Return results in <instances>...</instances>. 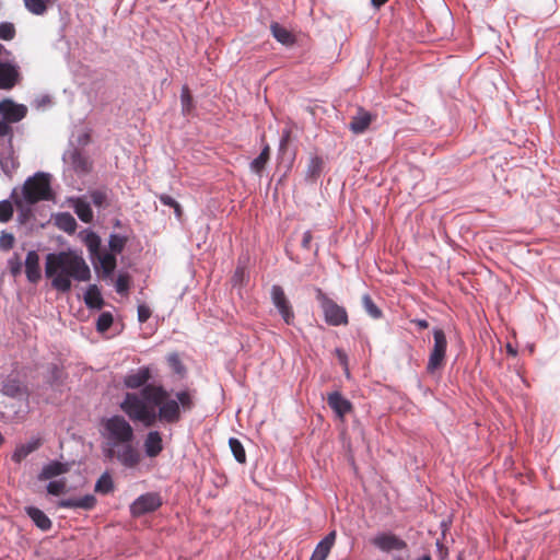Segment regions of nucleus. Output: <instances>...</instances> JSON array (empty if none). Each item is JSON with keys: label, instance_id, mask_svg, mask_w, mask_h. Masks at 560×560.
Wrapping results in <instances>:
<instances>
[{"label": "nucleus", "instance_id": "f257e3e1", "mask_svg": "<svg viewBox=\"0 0 560 560\" xmlns=\"http://www.w3.org/2000/svg\"><path fill=\"white\" fill-rule=\"evenodd\" d=\"M152 377L150 366H140L129 371L122 380L128 389H140L139 393L127 392L119 404L120 410L132 422L145 428L158 423L176 424L183 412L195 408V395L189 389L175 392L174 395L161 384H149Z\"/></svg>", "mask_w": 560, "mask_h": 560}, {"label": "nucleus", "instance_id": "f03ea898", "mask_svg": "<svg viewBox=\"0 0 560 560\" xmlns=\"http://www.w3.org/2000/svg\"><path fill=\"white\" fill-rule=\"evenodd\" d=\"M104 444L103 456L106 459L116 458L126 468H135L141 460L139 451L132 445L135 430L121 415H114L102 422Z\"/></svg>", "mask_w": 560, "mask_h": 560}, {"label": "nucleus", "instance_id": "7ed1b4c3", "mask_svg": "<svg viewBox=\"0 0 560 560\" xmlns=\"http://www.w3.org/2000/svg\"><path fill=\"white\" fill-rule=\"evenodd\" d=\"M45 276L51 279V287L60 293H68L71 280L89 281L91 270L82 256L72 250L54 252L46 255Z\"/></svg>", "mask_w": 560, "mask_h": 560}, {"label": "nucleus", "instance_id": "20e7f679", "mask_svg": "<svg viewBox=\"0 0 560 560\" xmlns=\"http://www.w3.org/2000/svg\"><path fill=\"white\" fill-rule=\"evenodd\" d=\"M316 301L319 304L325 323L328 326L339 327L349 324V317L346 307L337 304L319 288L316 289Z\"/></svg>", "mask_w": 560, "mask_h": 560}, {"label": "nucleus", "instance_id": "39448f33", "mask_svg": "<svg viewBox=\"0 0 560 560\" xmlns=\"http://www.w3.org/2000/svg\"><path fill=\"white\" fill-rule=\"evenodd\" d=\"M51 175L46 172H37L28 177L21 190V195L25 197V192L31 195V198H36V203L40 200H51L54 191L50 185Z\"/></svg>", "mask_w": 560, "mask_h": 560}, {"label": "nucleus", "instance_id": "423d86ee", "mask_svg": "<svg viewBox=\"0 0 560 560\" xmlns=\"http://www.w3.org/2000/svg\"><path fill=\"white\" fill-rule=\"evenodd\" d=\"M432 332L434 345L427 364V372L430 374L443 366L447 348L445 332L441 328H434Z\"/></svg>", "mask_w": 560, "mask_h": 560}, {"label": "nucleus", "instance_id": "0eeeda50", "mask_svg": "<svg viewBox=\"0 0 560 560\" xmlns=\"http://www.w3.org/2000/svg\"><path fill=\"white\" fill-rule=\"evenodd\" d=\"M270 300L272 305L276 307L278 314L287 325H293L295 320V314L293 306L287 298L284 290L279 284L271 285Z\"/></svg>", "mask_w": 560, "mask_h": 560}, {"label": "nucleus", "instance_id": "6e6552de", "mask_svg": "<svg viewBox=\"0 0 560 560\" xmlns=\"http://www.w3.org/2000/svg\"><path fill=\"white\" fill-rule=\"evenodd\" d=\"M163 504V500L158 492H147L139 495L129 506L130 514L133 517H140L144 514L155 512Z\"/></svg>", "mask_w": 560, "mask_h": 560}, {"label": "nucleus", "instance_id": "1a4fd4ad", "mask_svg": "<svg viewBox=\"0 0 560 560\" xmlns=\"http://www.w3.org/2000/svg\"><path fill=\"white\" fill-rule=\"evenodd\" d=\"M20 162L13 149L11 138L5 141L0 140V168L8 178H12L19 168Z\"/></svg>", "mask_w": 560, "mask_h": 560}, {"label": "nucleus", "instance_id": "9d476101", "mask_svg": "<svg viewBox=\"0 0 560 560\" xmlns=\"http://www.w3.org/2000/svg\"><path fill=\"white\" fill-rule=\"evenodd\" d=\"M14 201V206L18 210L16 222L20 225H25L31 222L34 217L33 206L36 203V198H31L28 192H25V197L18 195L16 188H14L10 195Z\"/></svg>", "mask_w": 560, "mask_h": 560}, {"label": "nucleus", "instance_id": "9b49d317", "mask_svg": "<svg viewBox=\"0 0 560 560\" xmlns=\"http://www.w3.org/2000/svg\"><path fill=\"white\" fill-rule=\"evenodd\" d=\"M91 261L98 279L113 282V276L117 267V258L114 254L103 252Z\"/></svg>", "mask_w": 560, "mask_h": 560}, {"label": "nucleus", "instance_id": "f8f14e48", "mask_svg": "<svg viewBox=\"0 0 560 560\" xmlns=\"http://www.w3.org/2000/svg\"><path fill=\"white\" fill-rule=\"evenodd\" d=\"M372 544L383 552L400 551L407 548V542L393 533L383 532L376 534L372 539Z\"/></svg>", "mask_w": 560, "mask_h": 560}, {"label": "nucleus", "instance_id": "ddd939ff", "mask_svg": "<svg viewBox=\"0 0 560 560\" xmlns=\"http://www.w3.org/2000/svg\"><path fill=\"white\" fill-rule=\"evenodd\" d=\"M0 114L9 122H18L22 120L26 114L27 108L23 104H16L10 98L0 102Z\"/></svg>", "mask_w": 560, "mask_h": 560}, {"label": "nucleus", "instance_id": "4468645a", "mask_svg": "<svg viewBox=\"0 0 560 560\" xmlns=\"http://www.w3.org/2000/svg\"><path fill=\"white\" fill-rule=\"evenodd\" d=\"M0 393L14 399L28 396L27 387L20 378L12 375H8L0 382Z\"/></svg>", "mask_w": 560, "mask_h": 560}, {"label": "nucleus", "instance_id": "2eb2a0df", "mask_svg": "<svg viewBox=\"0 0 560 560\" xmlns=\"http://www.w3.org/2000/svg\"><path fill=\"white\" fill-rule=\"evenodd\" d=\"M327 405L340 420H343L346 415L353 408L352 402L345 398L338 390L331 392L327 395Z\"/></svg>", "mask_w": 560, "mask_h": 560}, {"label": "nucleus", "instance_id": "dca6fc26", "mask_svg": "<svg viewBox=\"0 0 560 560\" xmlns=\"http://www.w3.org/2000/svg\"><path fill=\"white\" fill-rule=\"evenodd\" d=\"M19 67L8 61H0V90H11L19 81Z\"/></svg>", "mask_w": 560, "mask_h": 560}, {"label": "nucleus", "instance_id": "f3484780", "mask_svg": "<svg viewBox=\"0 0 560 560\" xmlns=\"http://www.w3.org/2000/svg\"><path fill=\"white\" fill-rule=\"evenodd\" d=\"M39 254L35 250H28L26 258L23 262L25 267L26 279L31 283H37L42 278V270L39 265Z\"/></svg>", "mask_w": 560, "mask_h": 560}, {"label": "nucleus", "instance_id": "a211bd4d", "mask_svg": "<svg viewBox=\"0 0 560 560\" xmlns=\"http://www.w3.org/2000/svg\"><path fill=\"white\" fill-rule=\"evenodd\" d=\"M70 203L82 222L91 223L93 221L94 214L86 195L70 198Z\"/></svg>", "mask_w": 560, "mask_h": 560}, {"label": "nucleus", "instance_id": "6ab92c4d", "mask_svg": "<svg viewBox=\"0 0 560 560\" xmlns=\"http://www.w3.org/2000/svg\"><path fill=\"white\" fill-rule=\"evenodd\" d=\"M374 115L365 110L363 107H359L355 114L351 117L349 129L355 135H361L370 127Z\"/></svg>", "mask_w": 560, "mask_h": 560}, {"label": "nucleus", "instance_id": "aec40b11", "mask_svg": "<svg viewBox=\"0 0 560 560\" xmlns=\"http://www.w3.org/2000/svg\"><path fill=\"white\" fill-rule=\"evenodd\" d=\"M96 498L94 494H85L81 498H68L61 499L58 502V508L61 509H82L85 511H91L96 505Z\"/></svg>", "mask_w": 560, "mask_h": 560}, {"label": "nucleus", "instance_id": "412c9836", "mask_svg": "<svg viewBox=\"0 0 560 560\" xmlns=\"http://www.w3.org/2000/svg\"><path fill=\"white\" fill-rule=\"evenodd\" d=\"M70 470V464L67 462H59L57 459L50 460L44 465L38 474V480H50L58 476L65 475Z\"/></svg>", "mask_w": 560, "mask_h": 560}, {"label": "nucleus", "instance_id": "4be33fe9", "mask_svg": "<svg viewBox=\"0 0 560 560\" xmlns=\"http://www.w3.org/2000/svg\"><path fill=\"white\" fill-rule=\"evenodd\" d=\"M144 453L148 457L154 458L163 451L162 434L158 430H151L147 433L143 442Z\"/></svg>", "mask_w": 560, "mask_h": 560}, {"label": "nucleus", "instance_id": "5701e85b", "mask_svg": "<svg viewBox=\"0 0 560 560\" xmlns=\"http://www.w3.org/2000/svg\"><path fill=\"white\" fill-rule=\"evenodd\" d=\"M43 444V441L40 438H32L28 442L19 444L12 456L11 459L20 464L23 459H25L30 454L37 451Z\"/></svg>", "mask_w": 560, "mask_h": 560}, {"label": "nucleus", "instance_id": "b1692460", "mask_svg": "<svg viewBox=\"0 0 560 560\" xmlns=\"http://www.w3.org/2000/svg\"><path fill=\"white\" fill-rule=\"evenodd\" d=\"M335 541L336 532L331 530L316 545L310 560H326Z\"/></svg>", "mask_w": 560, "mask_h": 560}, {"label": "nucleus", "instance_id": "393cba45", "mask_svg": "<svg viewBox=\"0 0 560 560\" xmlns=\"http://www.w3.org/2000/svg\"><path fill=\"white\" fill-rule=\"evenodd\" d=\"M24 511L34 525L40 530L48 532L51 528V520L40 509L30 505L25 506Z\"/></svg>", "mask_w": 560, "mask_h": 560}, {"label": "nucleus", "instance_id": "a878e982", "mask_svg": "<svg viewBox=\"0 0 560 560\" xmlns=\"http://www.w3.org/2000/svg\"><path fill=\"white\" fill-rule=\"evenodd\" d=\"M84 303L89 310H102L104 299L97 284H89L83 296Z\"/></svg>", "mask_w": 560, "mask_h": 560}, {"label": "nucleus", "instance_id": "bb28decb", "mask_svg": "<svg viewBox=\"0 0 560 560\" xmlns=\"http://www.w3.org/2000/svg\"><path fill=\"white\" fill-rule=\"evenodd\" d=\"M81 234H83V243L89 250L91 260L103 253L101 250L102 240L97 233L92 230H84Z\"/></svg>", "mask_w": 560, "mask_h": 560}, {"label": "nucleus", "instance_id": "cd10ccee", "mask_svg": "<svg viewBox=\"0 0 560 560\" xmlns=\"http://www.w3.org/2000/svg\"><path fill=\"white\" fill-rule=\"evenodd\" d=\"M63 160L69 161L77 172H88V160L82 152L72 148L65 152Z\"/></svg>", "mask_w": 560, "mask_h": 560}, {"label": "nucleus", "instance_id": "c85d7f7f", "mask_svg": "<svg viewBox=\"0 0 560 560\" xmlns=\"http://www.w3.org/2000/svg\"><path fill=\"white\" fill-rule=\"evenodd\" d=\"M270 31L275 39L284 46H292L295 43L294 35L278 22L271 23Z\"/></svg>", "mask_w": 560, "mask_h": 560}, {"label": "nucleus", "instance_id": "c756f323", "mask_svg": "<svg viewBox=\"0 0 560 560\" xmlns=\"http://www.w3.org/2000/svg\"><path fill=\"white\" fill-rule=\"evenodd\" d=\"M55 225L69 234H72L77 230V221L74 217L69 212H58L54 218Z\"/></svg>", "mask_w": 560, "mask_h": 560}, {"label": "nucleus", "instance_id": "7c9ffc66", "mask_svg": "<svg viewBox=\"0 0 560 560\" xmlns=\"http://www.w3.org/2000/svg\"><path fill=\"white\" fill-rule=\"evenodd\" d=\"M86 196L89 201L93 203L98 210H105L109 207L108 190L106 188L89 190Z\"/></svg>", "mask_w": 560, "mask_h": 560}, {"label": "nucleus", "instance_id": "2f4dec72", "mask_svg": "<svg viewBox=\"0 0 560 560\" xmlns=\"http://www.w3.org/2000/svg\"><path fill=\"white\" fill-rule=\"evenodd\" d=\"M182 114L186 117L194 116L196 105L188 85H183L180 90Z\"/></svg>", "mask_w": 560, "mask_h": 560}, {"label": "nucleus", "instance_id": "473e14b6", "mask_svg": "<svg viewBox=\"0 0 560 560\" xmlns=\"http://www.w3.org/2000/svg\"><path fill=\"white\" fill-rule=\"evenodd\" d=\"M270 159V147L265 144L259 155L249 163V170L257 175H260L266 164Z\"/></svg>", "mask_w": 560, "mask_h": 560}, {"label": "nucleus", "instance_id": "72a5a7b5", "mask_svg": "<svg viewBox=\"0 0 560 560\" xmlns=\"http://www.w3.org/2000/svg\"><path fill=\"white\" fill-rule=\"evenodd\" d=\"M361 303L364 312L372 319H381L383 317V311L375 304V302L373 301L369 293L362 295Z\"/></svg>", "mask_w": 560, "mask_h": 560}, {"label": "nucleus", "instance_id": "f704fd0d", "mask_svg": "<svg viewBox=\"0 0 560 560\" xmlns=\"http://www.w3.org/2000/svg\"><path fill=\"white\" fill-rule=\"evenodd\" d=\"M127 241H128L127 236L112 233L108 237L109 250H104V252L107 254H114V256H117L118 254L122 253Z\"/></svg>", "mask_w": 560, "mask_h": 560}, {"label": "nucleus", "instance_id": "c9c22d12", "mask_svg": "<svg viewBox=\"0 0 560 560\" xmlns=\"http://www.w3.org/2000/svg\"><path fill=\"white\" fill-rule=\"evenodd\" d=\"M324 166L323 158L315 155L312 156L308 161L306 168V178L311 180H316L319 178Z\"/></svg>", "mask_w": 560, "mask_h": 560}, {"label": "nucleus", "instance_id": "e433bc0d", "mask_svg": "<svg viewBox=\"0 0 560 560\" xmlns=\"http://www.w3.org/2000/svg\"><path fill=\"white\" fill-rule=\"evenodd\" d=\"M62 370L57 363H50L47 368V374L45 376V383L50 387L55 388L61 384Z\"/></svg>", "mask_w": 560, "mask_h": 560}, {"label": "nucleus", "instance_id": "4c0bfd02", "mask_svg": "<svg viewBox=\"0 0 560 560\" xmlns=\"http://www.w3.org/2000/svg\"><path fill=\"white\" fill-rule=\"evenodd\" d=\"M25 9L34 15H44L48 10L49 0H23Z\"/></svg>", "mask_w": 560, "mask_h": 560}, {"label": "nucleus", "instance_id": "58836bf2", "mask_svg": "<svg viewBox=\"0 0 560 560\" xmlns=\"http://www.w3.org/2000/svg\"><path fill=\"white\" fill-rule=\"evenodd\" d=\"M230 450L235 458V460L240 464L246 463V453L242 442L236 438L229 439Z\"/></svg>", "mask_w": 560, "mask_h": 560}, {"label": "nucleus", "instance_id": "ea45409f", "mask_svg": "<svg viewBox=\"0 0 560 560\" xmlns=\"http://www.w3.org/2000/svg\"><path fill=\"white\" fill-rule=\"evenodd\" d=\"M94 489L101 494H108L114 490V481L107 471L96 480Z\"/></svg>", "mask_w": 560, "mask_h": 560}, {"label": "nucleus", "instance_id": "a19ab883", "mask_svg": "<svg viewBox=\"0 0 560 560\" xmlns=\"http://www.w3.org/2000/svg\"><path fill=\"white\" fill-rule=\"evenodd\" d=\"M114 284L118 294L127 295L131 285L130 275L128 272H119Z\"/></svg>", "mask_w": 560, "mask_h": 560}, {"label": "nucleus", "instance_id": "79ce46f5", "mask_svg": "<svg viewBox=\"0 0 560 560\" xmlns=\"http://www.w3.org/2000/svg\"><path fill=\"white\" fill-rule=\"evenodd\" d=\"M14 201L13 199H5L0 201V222L7 223L9 222L14 212Z\"/></svg>", "mask_w": 560, "mask_h": 560}, {"label": "nucleus", "instance_id": "37998d69", "mask_svg": "<svg viewBox=\"0 0 560 560\" xmlns=\"http://www.w3.org/2000/svg\"><path fill=\"white\" fill-rule=\"evenodd\" d=\"M114 323V317L110 312H102L96 320V330L98 332L107 331Z\"/></svg>", "mask_w": 560, "mask_h": 560}, {"label": "nucleus", "instance_id": "c03bdc74", "mask_svg": "<svg viewBox=\"0 0 560 560\" xmlns=\"http://www.w3.org/2000/svg\"><path fill=\"white\" fill-rule=\"evenodd\" d=\"M67 480L65 478L51 480L48 482L46 490L48 494L58 497L66 491Z\"/></svg>", "mask_w": 560, "mask_h": 560}, {"label": "nucleus", "instance_id": "a18cd8bd", "mask_svg": "<svg viewBox=\"0 0 560 560\" xmlns=\"http://www.w3.org/2000/svg\"><path fill=\"white\" fill-rule=\"evenodd\" d=\"M23 266V261L18 253H14L8 259V268L13 277H18L22 273Z\"/></svg>", "mask_w": 560, "mask_h": 560}, {"label": "nucleus", "instance_id": "49530a36", "mask_svg": "<svg viewBox=\"0 0 560 560\" xmlns=\"http://www.w3.org/2000/svg\"><path fill=\"white\" fill-rule=\"evenodd\" d=\"M159 200L162 205L173 208L175 215L177 218L182 217V214H183L182 207L172 196L162 194L159 196Z\"/></svg>", "mask_w": 560, "mask_h": 560}, {"label": "nucleus", "instance_id": "de8ad7c7", "mask_svg": "<svg viewBox=\"0 0 560 560\" xmlns=\"http://www.w3.org/2000/svg\"><path fill=\"white\" fill-rule=\"evenodd\" d=\"M15 26L11 22H0V39L11 40L15 37Z\"/></svg>", "mask_w": 560, "mask_h": 560}, {"label": "nucleus", "instance_id": "09e8293b", "mask_svg": "<svg viewBox=\"0 0 560 560\" xmlns=\"http://www.w3.org/2000/svg\"><path fill=\"white\" fill-rule=\"evenodd\" d=\"M13 244L14 235L12 233L2 231L0 235V249L7 252L13 247Z\"/></svg>", "mask_w": 560, "mask_h": 560}, {"label": "nucleus", "instance_id": "8fccbe9b", "mask_svg": "<svg viewBox=\"0 0 560 560\" xmlns=\"http://www.w3.org/2000/svg\"><path fill=\"white\" fill-rule=\"evenodd\" d=\"M137 312H138V320L141 324L145 323L151 316V310L145 304H139Z\"/></svg>", "mask_w": 560, "mask_h": 560}, {"label": "nucleus", "instance_id": "3c124183", "mask_svg": "<svg viewBox=\"0 0 560 560\" xmlns=\"http://www.w3.org/2000/svg\"><path fill=\"white\" fill-rule=\"evenodd\" d=\"M9 124L4 118L0 120V137H8L13 141V132Z\"/></svg>", "mask_w": 560, "mask_h": 560}, {"label": "nucleus", "instance_id": "603ef678", "mask_svg": "<svg viewBox=\"0 0 560 560\" xmlns=\"http://www.w3.org/2000/svg\"><path fill=\"white\" fill-rule=\"evenodd\" d=\"M335 353L336 357L338 358L339 363L345 368L347 375H349L347 353L340 348H336Z\"/></svg>", "mask_w": 560, "mask_h": 560}, {"label": "nucleus", "instance_id": "864d4df0", "mask_svg": "<svg viewBox=\"0 0 560 560\" xmlns=\"http://www.w3.org/2000/svg\"><path fill=\"white\" fill-rule=\"evenodd\" d=\"M436 551L439 556V560H447L448 559V549L444 546L441 540H436L435 542Z\"/></svg>", "mask_w": 560, "mask_h": 560}, {"label": "nucleus", "instance_id": "5fc2aeb1", "mask_svg": "<svg viewBox=\"0 0 560 560\" xmlns=\"http://www.w3.org/2000/svg\"><path fill=\"white\" fill-rule=\"evenodd\" d=\"M168 362L171 363L176 373H182L185 370L177 354H171L168 357Z\"/></svg>", "mask_w": 560, "mask_h": 560}, {"label": "nucleus", "instance_id": "6e6d98bb", "mask_svg": "<svg viewBox=\"0 0 560 560\" xmlns=\"http://www.w3.org/2000/svg\"><path fill=\"white\" fill-rule=\"evenodd\" d=\"M313 241V235H312V232L311 231H305L303 233V236H302V242H301V246L304 248V249H310L311 248V243Z\"/></svg>", "mask_w": 560, "mask_h": 560}, {"label": "nucleus", "instance_id": "4d7b16f0", "mask_svg": "<svg viewBox=\"0 0 560 560\" xmlns=\"http://www.w3.org/2000/svg\"><path fill=\"white\" fill-rule=\"evenodd\" d=\"M51 103V98L49 95H40L35 98L34 104L37 108L45 107L46 105Z\"/></svg>", "mask_w": 560, "mask_h": 560}, {"label": "nucleus", "instance_id": "13d9d810", "mask_svg": "<svg viewBox=\"0 0 560 560\" xmlns=\"http://www.w3.org/2000/svg\"><path fill=\"white\" fill-rule=\"evenodd\" d=\"M245 270L242 267H237L234 275H233V282L237 283L238 281H242L244 278Z\"/></svg>", "mask_w": 560, "mask_h": 560}, {"label": "nucleus", "instance_id": "bf43d9fd", "mask_svg": "<svg viewBox=\"0 0 560 560\" xmlns=\"http://www.w3.org/2000/svg\"><path fill=\"white\" fill-rule=\"evenodd\" d=\"M411 323L415 324L421 330L429 327V323L427 319L415 318L411 320Z\"/></svg>", "mask_w": 560, "mask_h": 560}, {"label": "nucleus", "instance_id": "052dcab7", "mask_svg": "<svg viewBox=\"0 0 560 560\" xmlns=\"http://www.w3.org/2000/svg\"><path fill=\"white\" fill-rule=\"evenodd\" d=\"M289 135H290L289 131H285L282 135L281 140H280V149H283L287 145V143L289 141Z\"/></svg>", "mask_w": 560, "mask_h": 560}, {"label": "nucleus", "instance_id": "680f3d73", "mask_svg": "<svg viewBox=\"0 0 560 560\" xmlns=\"http://www.w3.org/2000/svg\"><path fill=\"white\" fill-rule=\"evenodd\" d=\"M388 0H371V3L374 8L378 9L384 5Z\"/></svg>", "mask_w": 560, "mask_h": 560}, {"label": "nucleus", "instance_id": "e2e57ef3", "mask_svg": "<svg viewBox=\"0 0 560 560\" xmlns=\"http://www.w3.org/2000/svg\"><path fill=\"white\" fill-rule=\"evenodd\" d=\"M506 352H508V354L513 355V357H515L517 354V350L511 343L506 345Z\"/></svg>", "mask_w": 560, "mask_h": 560}, {"label": "nucleus", "instance_id": "0e129e2a", "mask_svg": "<svg viewBox=\"0 0 560 560\" xmlns=\"http://www.w3.org/2000/svg\"><path fill=\"white\" fill-rule=\"evenodd\" d=\"M89 140H90V136H89V133H83V135H81V136L79 137V142H80L81 144H86V143L89 142Z\"/></svg>", "mask_w": 560, "mask_h": 560}, {"label": "nucleus", "instance_id": "69168bd1", "mask_svg": "<svg viewBox=\"0 0 560 560\" xmlns=\"http://www.w3.org/2000/svg\"><path fill=\"white\" fill-rule=\"evenodd\" d=\"M417 560H432V558H431L430 553H425V555L421 556L420 558H418Z\"/></svg>", "mask_w": 560, "mask_h": 560}, {"label": "nucleus", "instance_id": "338daca9", "mask_svg": "<svg viewBox=\"0 0 560 560\" xmlns=\"http://www.w3.org/2000/svg\"><path fill=\"white\" fill-rule=\"evenodd\" d=\"M114 225H115L116 228L121 226V221H120V220H116V221H115V223H114Z\"/></svg>", "mask_w": 560, "mask_h": 560}, {"label": "nucleus", "instance_id": "774afa93", "mask_svg": "<svg viewBox=\"0 0 560 560\" xmlns=\"http://www.w3.org/2000/svg\"><path fill=\"white\" fill-rule=\"evenodd\" d=\"M3 50H4V46L2 44H0V55L2 54Z\"/></svg>", "mask_w": 560, "mask_h": 560}]
</instances>
